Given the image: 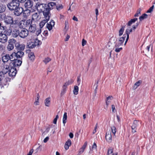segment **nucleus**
<instances>
[{
    "label": "nucleus",
    "instance_id": "ea45409f",
    "mask_svg": "<svg viewBox=\"0 0 155 155\" xmlns=\"http://www.w3.org/2000/svg\"><path fill=\"white\" fill-rule=\"evenodd\" d=\"M125 27V26H122L119 30V36H120L123 35L124 30V28Z\"/></svg>",
    "mask_w": 155,
    "mask_h": 155
},
{
    "label": "nucleus",
    "instance_id": "4be33fe9",
    "mask_svg": "<svg viewBox=\"0 0 155 155\" xmlns=\"http://www.w3.org/2000/svg\"><path fill=\"white\" fill-rule=\"evenodd\" d=\"M41 18V16L39 13L36 12L32 15V20L35 21H38Z\"/></svg>",
    "mask_w": 155,
    "mask_h": 155
},
{
    "label": "nucleus",
    "instance_id": "412c9836",
    "mask_svg": "<svg viewBox=\"0 0 155 155\" xmlns=\"http://www.w3.org/2000/svg\"><path fill=\"white\" fill-rule=\"evenodd\" d=\"M133 30V29L132 28H131L130 27L128 28L126 30L125 33H126L125 35H126V36H127V38L124 43V45L126 44L129 39V34L132 32Z\"/></svg>",
    "mask_w": 155,
    "mask_h": 155
},
{
    "label": "nucleus",
    "instance_id": "a18cd8bd",
    "mask_svg": "<svg viewBox=\"0 0 155 155\" xmlns=\"http://www.w3.org/2000/svg\"><path fill=\"white\" fill-rule=\"evenodd\" d=\"M5 14L0 13V21H2L5 17Z\"/></svg>",
    "mask_w": 155,
    "mask_h": 155
},
{
    "label": "nucleus",
    "instance_id": "4468645a",
    "mask_svg": "<svg viewBox=\"0 0 155 155\" xmlns=\"http://www.w3.org/2000/svg\"><path fill=\"white\" fill-rule=\"evenodd\" d=\"M6 33H0V42L2 44L8 41V37Z\"/></svg>",
    "mask_w": 155,
    "mask_h": 155
},
{
    "label": "nucleus",
    "instance_id": "72a5a7b5",
    "mask_svg": "<svg viewBox=\"0 0 155 155\" xmlns=\"http://www.w3.org/2000/svg\"><path fill=\"white\" fill-rule=\"evenodd\" d=\"M31 11L29 9H26L24 11L23 15L25 17H27L30 15Z\"/></svg>",
    "mask_w": 155,
    "mask_h": 155
},
{
    "label": "nucleus",
    "instance_id": "f3484780",
    "mask_svg": "<svg viewBox=\"0 0 155 155\" xmlns=\"http://www.w3.org/2000/svg\"><path fill=\"white\" fill-rule=\"evenodd\" d=\"M105 139L107 142L108 143H110L112 142V136L110 130L107 132L105 135Z\"/></svg>",
    "mask_w": 155,
    "mask_h": 155
},
{
    "label": "nucleus",
    "instance_id": "6ab92c4d",
    "mask_svg": "<svg viewBox=\"0 0 155 155\" xmlns=\"http://www.w3.org/2000/svg\"><path fill=\"white\" fill-rule=\"evenodd\" d=\"M21 19L19 18H17L15 19V20H13V23H12V25H18L19 23H20V27H23V26L21 25L22 24H24L25 21L24 20H21L20 21Z\"/></svg>",
    "mask_w": 155,
    "mask_h": 155
},
{
    "label": "nucleus",
    "instance_id": "5701e85b",
    "mask_svg": "<svg viewBox=\"0 0 155 155\" xmlns=\"http://www.w3.org/2000/svg\"><path fill=\"white\" fill-rule=\"evenodd\" d=\"M55 25V22L52 20H51L50 21L47 23V28L49 31H51L52 29V27Z\"/></svg>",
    "mask_w": 155,
    "mask_h": 155
},
{
    "label": "nucleus",
    "instance_id": "09e8293b",
    "mask_svg": "<svg viewBox=\"0 0 155 155\" xmlns=\"http://www.w3.org/2000/svg\"><path fill=\"white\" fill-rule=\"evenodd\" d=\"M114 48H115V51L117 52H120V51L122 49V47L118 48V47H114Z\"/></svg>",
    "mask_w": 155,
    "mask_h": 155
},
{
    "label": "nucleus",
    "instance_id": "1a4fd4ad",
    "mask_svg": "<svg viewBox=\"0 0 155 155\" xmlns=\"http://www.w3.org/2000/svg\"><path fill=\"white\" fill-rule=\"evenodd\" d=\"M29 31L25 28H23L20 29L19 37L21 38H26L28 35Z\"/></svg>",
    "mask_w": 155,
    "mask_h": 155
},
{
    "label": "nucleus",
    "instance_id": "603ef678",
    "mask_svg": "<svg viewBox=\"0 0 155 155\" xmlns=\"http://www.w3.org/2000/svg\"><path fill=\"white\" fill-rule=\"evenodd\" d=\"M139 25V23L138 22H137L136 23V25H133L132 26V28L133 29V30H134Z\"/></svg>",
    "mask_w": 155,
    "mask_h": 155
},
{
    "label": "nucleus",
    "instance_id": "37998d69",
    "mask_svg": "<svg viewBox=\"0 0 155 155\" xmlns=\"http://www.w3.org/2000/svg\"><path fill=\"white\" fill-rule=\"evenodd\" d=\"M111 130L113 134L115 136V134L117 131L116 128L115 127L113 126L111 127Z\"/></svg>",
    "mask_w": 155,
    "mask_h": 155
},
{
    "label": "nucleus",
    "instance_id": "4d7b16f0",
    "mask_svg": "<svg viewBox=\"0 0 155 155\" xmlns=\"http://www.w3.org/2000/svg\"><path fill=\"white\" fill-rule=\"evenodd\" d=\"M97 147V145L96 143L94 142L93 143V144L92 147V149H96Z\"/></svg>",
    "mask_w": 155,
    "mask_h": 155
},
{
    "label": "nucleus",
    "instance_id": "f704fd0d",
    "mask_svg": "<svg viewBox=\"0 0 155 155\" xmlns=\"http://www.w3.org/2000/svg\"><path fill=\"white\" fill-rule=\"evenodd\" d=\"M37 98H35V101L34 102V104L36 105H39V99L40 98V96L39 93L37 94H36Z\"/></svg>",
    "mask_w": 155,
    "mask_h": 155
},
{
    "label": "nucleus",
    "instance_id": "7ed1b4c3",
    "mask_svg": "<svg viewBox=\"0 0 155 155\" xmlns=\"http://www.w3.org/2000/svg\"><path fill=\"white\" fill-rule=\"evenodd\" d=\"M15 46L18 51L17 52L21 53L22 55H20L22 57L24 55V51L25 49V45L24 44H20L19 43H17L15 44Z\"/></svg>",
    "mask_w": 155,
    "mask_h": 155
},
{
    "label": "nucleus",
    "instance_id": "bb28decb",
    "mask_svg": "<svg viewBox=\"0 0 155 155\" xmlns=\"http://www.w3.org/2000/svg\"><path fill=\"white\" fill-rule=\"evenodd\" d=\"M12 35L14 37L16 38L20 35V30L14 29L12 32Z\"/></svg>",
    "mask_w": 155,
    "mask_h": 155
},
{
    "label": "nucleus",
    "instance_id": "8fccbe9b",
    "mask_svg": "<svg viewBox=\"0 0 155 155\" xmlns=\"http://www.w3.org/2000/svg\"><path fill=\"white\" fill-rule=\"evenodd\" d=\"M84 150L82 148H81L78 151V155H81L84 152Z\"/></svg>",
    "mask_w": 155,
    "mask_h": 155
},
{
    "label": "nucleus",
    "instance_id": "423d86ee",
    "mask_svg": "<svg viewBox=\"0 0 155 155\" xmlns=\"http://www.w3.org/2000/svg\"><path fill=\"white\" fill-rule=\"evenodd\" d=\"M7 27L3 25L2 23H0V33H2L4 31V32L7 35H10L12 34V31L9 29H7Z\"/></svg>",
    "mask_w": 155,
    "mask_h": 155
},
{
    "label": "nucleus",
    "instance_id": "0eeeda50",
    "mask_svg": "<svg viewBox=\"0 0 155 155\" xmlns=\"http://www.w3.org/2000/svg\"><path fill=\"white\" fill-rule=\"evenodd\" d=\"M16 41L14 38H11L8 41V44L7 46V49L8 51L13 50L14 48V44L16 43Z\"/></svg>",
    "mask_w": 155,
    "mask_h": 155
},
{
    "label": "nucleus",
    "instance_id": "f03ea898",
    "mask_svg": "<svg viewBox=\"0 0 155 155\" xmlns=\"http://www.w3.org/2000/svg\"><path fill=\"white\" fill-rule=\"evenodd\" d=\"M17 1H12L7 4V6L8 9L11 11L15 9L17 6H19V4Z\"/></svg>",
    "mask_w": 155,
    "mask_h": 155
},
{
    "label": "nucleus",
    "instance_id": "c03bdc74",
    "mask_svg": "<svg viewBox=\"0 0 155 155\" xmlns=\"http://www.w3.org/2000/svg\"><path fill=\"white\" fill-rule=\"evenodd\" d=\"M51 59L49 57H47L45 58L43 60V61L45 63V64H47L49 61H51Z\"/></svg>",
    "mask_w": 155,
    "mask_h": 155
},
{
    "label": "nucleus",
    "instance_id": "79ce46f5",
    "mask_svg": "<svg viewBox=\"0 0 155 155\" xmlns=\"http://www.w3.org/2000/svg\"><path fill=\"white\" fill-rule=\"evenodd\" d=\"M113 152V148L112 147H110L108 149L107 155H110L111 154H113L114 153Z\"/></svg>",
    "mask_w": 155,
    "mask_h": 155
},
{
    "label": "nucleus",
    "instance_id": "f8f14e48",
    "mask_svg": "<svg viewBox=\"0 0 155 155\" xmlns=\"http://www.w3.org/2000/svg\"><path fill=\"white\" fill-rule=\"evenodd\" d=\"M56 6V4L55 2H50L48 4H46V7L47 8V13L48 15V16L51 15L50 14V11L51 9H52L55 7Z\"/></svg>",
    "mask_w": 155,
    "mask_h": 155
},
{
    "label": "nucleus",
    "instance_id": "c756f323",
    "mask_svg": "<svg viewBox=\"0 0 155 155\" xmlns=\"http://www.w3.org/2000/svg\"><path fill=\"white\" fill-rule=\"evenodd\" d=\"M71 144V140H68L65 143L64 145V148L66 150L69 149V147L70 146Z\"/></svg>",
    "mask_w": 155,
    "mask_h": 155
},
{
    "label": "nucleus",
    "instance_id": "49530a36",
    "mask_svg": "<svg viewBox=\"0 0 155 155\" xmlns=\"http://www.w3.org/2000/svg\"><path fill=\"white\" fill-rule=\"evenodd\" d=\"M132 125L137 127L138 125V121L136 120H134Z\"/></svg>",
    "mask_w": 155,
    "mask_h": 155
},
{
    "label": "nucleus",
    "instance_id": "de8ad7c7",
    "mask_svg": "<svg viewBox=\"0 0 155 155\" xmlns=\"http://www.w3.org/2000/svg\"><path fill=\"white\" fill-rule=\"evenodd\" d=\"M154 6L153 5L147 11V13H151L153 11V10L154 8Z\"/></svg>",
    "mask_w": 155,
    "mask_h": 155
},
{
    "label": "nucleus",
    "instance_id": "2f4dec72",
    "mask_svg": "<svg viewBox=\"0 0 155 155\" xmlns=\"http://www.w3.org/2000/svg\"><path fill=\"white\" fill-rule=\"evenodd\" d=\"M51 104V98L48 97L46 98L45 101V104L46 106L49 107Z\"/></svg>",
    "mask_w": 155,
    "mask_h": 155
},
{
    "label": "nucleus",
    "instance_id": "b1692460",
    "mask_svg": "<svg viewBox=\"0 0 155 155\" xmlns=\"http://www.w3.org/2000/svg\"><path fill=\"white\" fill-rule=\"evenodd\" d=\"M33 5V2L31 0H27L25 4V6L26 8H31Z\"/></svg>",
    "mask_w": 155,
    "mask_h": 155
},
{
    "label": "nucleus",
    "instance_id": "e433bc0d",
    "mask_svg": "<svg viewBox=\"0 0 155 155\" xmlns=\"http://www.w3.org/2000/svg\"><path fill=\"white\" fill-rule=\"evenodd\" d=\"M78 87L77 86H75L73 90V94L75 95H77L78 94Z\"/></svg>",
    "mask_w": 155,
    "mask_h": 155
},
{
    "label": "nucleus",
    "instance_id": "5fc2aeb1",
    "mask_svg": "<svg viewBox=\"0 0 155 155\" xmlns=\"http://www.w3.org/2000/svg\"><path fill=\"white\" fill-rule=\"evenodd\" d=\"M1 2L3 4H7L8 2V0H1Z\"/></svg>",
    "mask_w": 155,
    "mask_h": 155
},
{
    "label": "nucleus",
    "instance_id": "0e129e2a",
    "mask_svg": "<svg viewBox=\"0 0 155 155\" xmlns=\"http://www.w3.org/2000/svg\"><path fill=\"white\" fill-rule=\"evenodd\" d=\"M151 45H148V46H147L146 47V50L147 51V52H149Z\"/></svg>",
    "mask_w": 155,
    "mask_h": 155
},
{
    "label": "nucleus",
    "instance_id": "864d4df0",
    "mask_svg": "<svg viewBox=\"0 0 155 155\" xmlns=\"http://www.w3.org/2000/svg\"><path fill=\"white\" fill-rule=\"evenodd\" d=\"M58 118V116L57 115L56 116V117L54 119L53 123L54 124H56L57 120Z\"/></svg>",
    "mask_w": 155,
    "mask_h": 155
},
{
    "label": "nucleus",
    "instance_id": "a878e982",
    "mask_svg": "<svg viewBox=\"0 0 155 155\" xmlns=\"http://www.w3.org/2000/svg\"><path fill=\"white\" fill-rule=\"evenodd\" d=\"M26 52L28 53V56L29 58L31 60H34L35 59V55L34 54L33 52H30V50H27Z\"/></svg>",
    "mask_w": 155,
    "mask_h": 155
},
{
    "label": "nucleus",
    "instance_id": "a211bd4d",
    "mask_svg": "<svg viewBox=\"0 0 155 155\" xmlns=\"http://www.w3.org/2000/svg\"><path fill=\"white\" fill-rule=\"evenodd\" d=\"M44 17L45 19L43 20H42L39 24V25L40 26V28H42L43 26H44L45 24L49 20L50 18V16H44Z\"/></svg>",
    "mask_w": 155,
    "mask_h": 155
},
{
    "label": "nucleus",
    "instance_id": "a19ab883",
    "mask_svg": "<svg viewBox=\"0 0 155 155\" xmlns=\"http://www.w3.org/2000/svg\"><path fill=\"white\" fill-rule=\"evenodd\" d=\"M142 81L141 80H139L134 85V87L135 88V89L137 88L138 86L140 85Z\"/></svg>",
    "mask_w": 155,
    "mask_h": 155
},
{
    "label": "nucleus",
    "instance_id": "13d9d810",
    "mask_svg": "<svg viewBox=\"0 0 155 155\" xmlns=\"http://www.w3.org/2000/svg\"><path fill=\"white\" fill-rule=\"evenodd\" d=\"M43 34L45 36H47L48 35V32L47 31H44L43 33Z\"/></svg>",
    "mask_w": 155,
    "mask_h": 155
},
{
    "label": "nucleus",
    "instance_id": "bf43d9fd",
    "mask_svg": "<svg viewBox=\"0 0 155 155\" xmlns=\"http://www.w3.org/2000/svg\"><path fill=\"white\" fill-rule=\"evenodd\" d=\"M97 123L96 124V125L95 126V127L94 128V130L93 131V134H94L96 132V129L97 127Z\"/></svg>",
    "mask_w": 155,
    "mask_h": 155
},
{
    "label": "nucleus",
    "instance_id": "e2e57ef3",
    "mask_svg": "<svg viewBox=\"0 0 155 155\" xmlns=\"http://www.w3.org/2000/svg\"><path fill=\"white\" fill-rule=\"evenodd\" d=\"M33 152V149L30 150L27 155H32Z\"/></svg>",
    "mask_w": 155,
    "mask_h": 155
},
{
    "label": "nucleus",
    "instance_id": "6e6d98bb",
    "mask_svg": "<svg viewBox=\"0 0 155 155\" xmlns=\"http://www.w3.org/2000/svg\"><path fill=\"white\" fill-rule=\"evenodd\" d=\"M87 43L86 41L84 40V39H83L82 40V46H84Z\"/></svg>",
    "mask_w": 155,
    "mask_h": 155
},
{
    "label": "nucleus",
    "instance_id": "20e7f679",
    "mask_svg": "<svg viewBox=\"0 0 155 155\" xmlns=\"http://www.w3.org/2000/svg\"><path fill=\"white\" fill-rule=\"evenodd\" d=\"M41 44V41L37 39H35L34 41H30L27 43V46L29 48H33L36 45H39Z\"/></svg>",
    "mask_w": 155,
    "mask_h": 155
},
{
    "label": "nucleus",
    "instance_id": "3c124183",
    "mask_svg": "<svg viewBox=\"0 0 155 155\" xmlns=\"http://www.w3.org/2000/svg\"><path fill=\"white\" fill-rule=\"evenodd\" d=\"M87 141L85 142V143H84V145L82 146V147L81 148H82L84 150H85V148L87 147Z\"/></svg>",
    "mask_w": 155,
    "mask_h": 155
},
{
    "label": "nucleus",
    "instance_id": "58836bf2",
    "mask_svg": "<svg viewBox=\"0 0 155 155\" xmlns=\"http://www.w3.org/2000/svg\"><path fill=\"white\" fill-rule=\"evenodd\" d=\"M148 15L147 14L144 13L141 16H140L139 19L141 21L143 20L146 18L147 17Z\"/></svg>",
    "mask_w": 155,
    "mask_h": 155
},
{
    "label": "nucleus",
    "instance_id": "680f3d73",
    "mask_svg": "<svg viewBox=\"0 0 155 155\" xmlns=\"http://www.w3.org/2000/svg\"><path fill=\"white\" fill-rule=\"evenodd\" d=\"M95 13H96V18L97 19V16L98 15V8H96L95 9Z\"/></svg>",
    "mask_w": 155,
    "mask_h": 155
},
{
    "label": "nucleus",
    "instance_id": "39448f33",
    "mask_svg": "<svg viewBox=\"0 0 155 155\" xmlns=\"http://www.w3.org/2000/svg\"><path fill=\"white\" fill-rule=\"evenodd\" d=\"M21 54V53L19 52H17L16 53H12L10 56L9 55L10 60L11 62H13L17 59L21 58L22 57L20 55H20V54Z\"/></svg>",
    "mask_w": 155,
    "mask_h": 155
},
{
    "label": "nucleus",
    "instance_id": "f257e3e1",
    "mask_svg": "<svg viewBox=\"0 0 155 155\" xmlns=\"http://www.w3.org/2000/svg\"><path fill=\"white\" fill-rule=\"evenodd\" d=\"M46 5V4H41L39 2H38L36 5L37 10L42 12L44 16L48 15Z\"/></svg>",
    "mask_w": 155,
    "mask_h": 155
},
{
    "label": "nucleus",
    "instance_id": "c85d7f7f",
    "mask_svg": "<svg viewBox=\"0 0 155 155\" xmlns=\"http://www.w3.org/2000/svg\"><path fill=\"white\" fill-rule=\"evenodd\" d=\"M2 60L3 62L4 63L8 62L9 60H10L9 55L8 54H6L2 57Z\"/></svg>",
    "mask_w": 155,
    "mask_h": 155
},
{
    "label": "nucleus",
    "instance_id": "052dcab7",
    "mask_svg": "<svg viewBox=\"0 0 155 155\" xmlns=\"http://www.w3.org/2000/svg\"><path fill=\"white\" fill-rule=\"evenodd\" d=\"M80 81H81V79H80V77H78V78H77V84L78 85H79L80 83Z\"/></svg>",
    "mask_w": 155,
    "mask_h": 155
},
{
    "label": "nucleus",
    "instance_id": "aec40b11",
    "mask_svg": "<svg viewBox=\"0 0 155 155\" xmlns=\"http://www.w3.org/2000/svg\"><path fill=\"white\" fill-rule=\"evenodd\" d=\"M74 82V80L72 79H70L68 81L66 82L63 85L62 89L63 91H66L68 88V86L73 83Z\"/></svg>",
    "mask_w": 155,
    "mask_h": 155
},
{
    "label": "nucleus",
    "instance_id": "9d476101",
    "mask_svg": "<svg viewBox=\"0 0 155 155\" xmlns=\"http://www.w3.org/2000/svg\"><path fill=\"white\" fill-rule=\"evenodd\" d=\"M126 35L124 34L123 36L120 38L118 41L116 42L115 45V47H117L122 45L125 39Z\"/></svg>",
    "mask_w": 155,
    "mask_h": 155
},
{
    "label": "nucleus",
    "instance_id": "2eb2a0df",
    "mask_svg": "<svg viewBox=\"0 0 155 155\" xmlns=\"http://www.w3.org/2000/svg\"><path fill=\"white\" fill-rule=\"evenodd\" d=\"M14 13L15 15L17 16H20L24 11L23 8L21 7H19V6H17V8L15 9Z\"/></svg>",
    "mask_w": 155,
    "mask_h": 155
},
{
    "label": "nucleus",
    "instance_id": "6e6552de",
    "mask_svg": "<svg viewBox=\"0 0 155 155\" xmlns=\"http://www.w3.org/2000/svg\"><path fill=\"white\" fill-rule=\"evenodd\" d=\"M7 75L0 71V82L2 85H6L7 82Z\"/></svg>",
    "mask_w": 155,
    "mask_h": 155
},
{
    "label": "nucleus",
    "instance_id": "338daca9",
    "mask_svg": "<svg viewBox=\"0 0 155 155\" xmlns=\"http://www.w3.org/2000/svg\"><path fill=\"white\" fill-rule=\"evenodd\" d=\"M49 139V138L48 137H46L44 140V143H46L47 142V141Z\"/></svg>",
    "mask_w": 155,
    "mask_h": 155
},
{
    "label": "nucleus",
    "instance_id": "4c0bfd02",
    "mask_svg": "<svg viewBox=\"0 0 155 155\" xmlns=\"http://www.w3.org/2000/svg\"><path fill=\"white\" fill-rule=\"evenodd\" d=\"M67 118V113L66 112H65L63 115V123L64 126L65 125V124L66 122Z\"/></svg>",
    "mask_w": 155,
    "mask_h": 155
},
{
    "label": "nucleus",
    "instance_id": "9b49d317",
    "mask_svg": "<svg viewBox=\"0 0 155 155\" xmlns=\"http://www.w3.org/2000/svg\"><path fill=\"white\" fill-rule=\"evenodd\" d=\"M21 58V59H17L13 62H11L10 63V65L15 68L20 66L22 63V59Z\"/></svg>",
    "mask_w": 155,
    "mask_h": 155
},
{
    "label": "nucleus",
    "instance_id": "774afa93",
    "mask_svg": "<svg viewBox=\"0 0 155 155\" xmlns=\"http://www.w3.org/2000/svg\"><path fill=\"white\" fill-rule=\"evenodd\" d=\"M110 101H108V100L106 99V104L107 106L109 104V103H110Z\"/></svg>",
    "mask_w": 155,
    "mask_h": 155
},
{
    "label": "nucleus",
    "instance_id": "7c9ffc66",
    "mask_svg": "<svg viewBox=\"0 0 155 155\" xmlns=\"http://www.w3.org/2000/svg\"><path fill=\"white\" fill-rule=\"evenodd\" d=\"M6 7L5 5L0 3V13H2L6 10Z\"/></svg>",
    "mask_w": 155,
    "mask_h": 155
},
{
    "label": "nucleus",
    "instance_id": "69168bd1",
    "mask_svg": "<svg viewBox=\"0 0 155 155\" xmlns=\"http://www.w3.org/2000/svg\"><path fill=\"white\" fill-rule=\"evenodd\" d=\"M5 49V47L3 46V45H0V50H3Z\"/></svg>",
    "mask_w": 155,
    "mask_h": 155
},
{
    "label": "nucleus",
    "instance_id": "c9c22d12",
    "mask_svg": "<svg viewBox=\"0 0 155 155\" xmlns=\"http://www.w3.org/2000/svg\"><path fill=\"white\" fill-rule=\"evenodd\" d=\"M25 21L24 23H25L26 24L25 27L30 26L31 25H32V21L31 19H29L28 20H27L25 21Z\"/></svg>",
    "mask_w": 155,
    "mask_h": 155
},
{
    "label": "nucleus",
    "instance_id": "cd10ccee",
    "mask_svg": "<svg viewBox=\"0 0 155 155\" xmlns=\"http://www.w3.org/2000/svg\"><path fill=\"white\" fill-rule=\"evenodd\" d=\"M36 30V25L35 24H32L29 27V31L31 32H34Z\"/></svg>",
    "mask_w": 155,
    "mask_h": 155
},
{
    "label": "nucleus",
    "instance_id": "393cba45",
    "mask_svg": "<svg viewBox=\"0 0 155 155\" xmlns=\"http://www.w3.org/2000/svg\"><path fill=\"white\" fill-rule=\"evenodd\" d=\"M10 68V65L9 66L7 65H4L2 70L1 71L4 74L7 75V73L9 72V70Z\"/></svg>",
    "mask_w": 155,
    "mask_h": 155
},
{
    "label": "nucleus",
    "instance_id": "473e14b6",
    "mask_svg": "<svg viewBox=\"0 0 155 155\" xmlns=\"http://www.w3.org/2000/svg\"><path fill=\"white\" fill-rule=\"evenodd\" d=\"M137 18L131 19L127 23V25L128 26H130L132 24L134 23L136 21H137Z\"/></svg>",
    "mask_w": 155,
    "mask_h": 155
},
{
    "label": "nucleus",
    "instance_id": "ddd939ff",
    "mask_svg": "<svg viewBox=\"0 0 155 155\" xmlns=\"http://www.w3.org/2000/svg\"><path fill=\"white\" fill-rule=\"evenodd\" d=\"M10 66V68L8 72V74L11 77H14L15 76L17 73V71L16 68L12 66Z\"/></svg>",
    "mask_w": 155,
    "mask_h": 155
},
{
    "label": "nucleus",
    "instance_id": "dca6fc26",
    "mask_svg": "<svg viewBox=\"0 0 155 155\" xmlns=\"http://www.w3.org/2000/svg\"><path fill=\"white\" fill-rule=\"evenodd\" d=\"M4 21L5 23L8 25H12L13 22V18L10 16H5L4 18Z\"/></svg>",
    "mask_w": 155,
    "mask_h": 155
}]
</instances>
